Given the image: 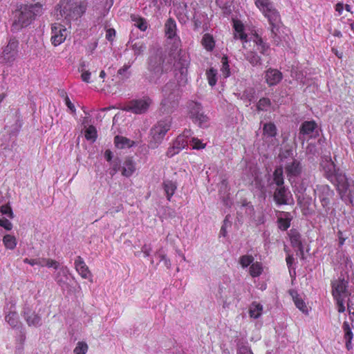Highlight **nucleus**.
<instances>
[{"instance_id": "nucleus-1", "label": "nucleus", "mask_w": 354, "mask_h": 354, "mask_svg": "<svg viewBox=\"0 0 354 354\" xmlns=\"http://www.w3.org/2000/svg\"><path fill=\"white\" fill-rule=\"evenodd\" d=\"M86 10V4L82 0H62L57 6V15L66 22L77 20Z\"/></svg>"}, {"instance_id": "nucleus-2", "label": "nucleus", "mask_w": 354, "mask_h": 354, "mask_svg": "<svg viewBox=\"0 0 354 354\" xmlns=\"http://www.w3.org/2000/svg\"><path fill=\"white\" fill-rule=\"evenodd\" d=\"M164 98L160 104V111L162 114H170L178 104L180 92L179 86L175 81L167 82L162 88Z\"/></svg>"}, {"instance_id": "nucleus-3", "label": "nucleus", "mask_w": 354, "mask_h": 354, "mask_svg": "<svg viewBox=\"0 0 354 354\" xmlns=\"http://www.w3.org/2000/svg\"><path fill=\"white\" fill-rule=\"evenodd\" d=\"M165 55L162 51H157L148 59L147 73L145 78L149 83L157 84L162 75L164 69Z\"/></svg>"}, {"instance_id": "nucleus-4", "label": "nucleus", "mask_w": 354, "mask_h": 354, "mask_svg": "<svg viewBox=\"0 0 354 354\" xmlns=\"http://www.w3.org/2000/svg\"><path fill=\"white\" fill-rule=\"evenodd\" d=\"M42 10V5L40 3L21 6L15 15L13 26H19L21 28L28 26L36 16L41 15Z\"/></svg>"}, {"instance_id": "nucleus-5", "label": "nucleus", "mask_w": 354, "mask_h": 354, "mask_svg": "<svg viewBox=\"0 0 354 354\" xmlns=\"http://www.w3.org/2000/svg\"><path fill=\"white\" fill-rule=\"evenodd\" d=\"M333 184L335 185L342 200L353 203L354 187L344 174H337Z\"/></svg>"}, {"instance_id": "nucleus-6", "label": "nucleus", "mask_w": 354, "mask_h": 354, "mask_svg": "<svg viewBox=\"0 0 354 354\" xmlns=\"http://www.w3.org/2000/svg\"><path fill=\"white\" fill-rule=\"evenodd\" d=\"M171 121L170 118H167L159 121L151 129V145L152 147H156L162 141L165 134L170 129Z\"/></svg>"}, {"instance_id": "nucleus-7", "label": "nucleus", "mask_w": 354, "mask_h": 354, "mask_svg": "<svg viewBox=\"0 0 354 354\" xmlns=\"http://www.w3.org/2000/svg\"><path fill=\"white\" fill-rule=\"evenodd\" d=\"M176 23L172 18H169L165 24V32L167 39L169 40V43L171 44V50L175 53L177 51L179 53L181 46V41L176 35Z\"/></svg>"}, {"instance_id": "nucleus-8", "label": "nucleus", "mask_w": 354, "mask_h": 354, "mask_svg": "<svg viewBox=\"0 0 354 354\" xmlns=\"http://www.w3.org/2000/svg\"><path fill=\"white\" fill-rule=\"evenodd\" d=\"M319 165L324 176L332 183H335L337 174H342L339 169L336 168L330 156H322Z\"/></svg>"}, {"instance_id": "nucleus-9", "label": "nucleus", "mask_w": 354, "mask_h": 354, "mask_svg": "<svg viewBox=\"0 0 354 354\" xmlns=\"http://www.w3.org/2000/svg\"><path fill=\"white\" fill-rule=\"evenodd\" d=\"M189 115L192 121L200 127L206 126L208 117L204 114L201 103L192 101L189 103Z\"/></svg>"}, {"instance_id": "nucleus-10", "label": "nucleus", "mask_w": 354, "mask_h": 354, "mask_svg": "<svg viewBox=\"0 0 354 354\" xmlns=\"http://www.w3.org/2000/svg\"><path fill=\"white\" fill-rule=\"evenodd\" d=\"M348 285V276L341 274L337 279L332 282V294L334 297H346L349 291L347 288Z\"/></svg>"}, {"instance_id": "nucleus-11", "label": "nucleus", "mask_w": 354, "mask_h": 354, "mask_svg": "<svg viewBox=\"0 0 354 354\" xmlns=\"http://www.w3.org/2000/svg\"><path fill=\"white\" fill-rule=\"evenodd\" d=\"M151 104V100L149 97H144L143 98L130 101L124 110L136 114H142L148 110Z\"/></svg>"}, {"instance_id": "nucleus-12", "label": "nucleus", "mask_w": 354, "mask_h": 354, "mask_svg": "<svg viewBox=\"0 0 354 354\" xmlns=\"http://www.w3.org/2000/svg\"><path fill=\"white\" fill-rule=\"evenodd\" d=\"M19 41L15 38H10L8 44L3 48L1 57L6 63L11 64L18 55Z\"/></svg>"}, {"instance_id": "nucleus-13", "label": "nucleus", "mask_w": 354, "mask_h": 354, "mask_svg": "<svg viewBox=\"0 0 354 354\" xmlns=\"http://www.w3.org/2000/svg\"><path fill=\"white\" fill-rule=\"evenodd\" d=\"M315 192L322 203L323 208L326 210L329 209L330 199L334 195L333 190L327 185H321L317 186Z\"/></svg>"}, {"instance_id": "nucleus-14", "label": "nucleus", "mask_w": 354, "mask_h": 354, "mask_svg": "<svg viewBox=\"0 0 354 354\" xmlns=\"http://www.w3.org/2000/svg\"><path fill=\"white\" fill-rule=\"evenodd\" d=\"M67 30L60 24H55L51 27V42L55 46L63 43L67 37Z\"/></svg>"}, {"instance_id": "nucleus-15", "label": "nucleus", "mask_w": 354, "mask_h": 354, "mask_svg": "<svg viewBox=\"0 0 354 354\" xmlns=\"http://www.w3.org/2000/svg\"><path fill=\"white\" fill-rule=\"evenodd\" d=\"M317 128V124L313 120L304 122L299 128V139L304 142L306 139L313 138Z\"/></svg>"}, {"instance_id": "nucleus-16", "label": "nucleus", "mask_w": 354, "mask_h": 354, "mask_svg": "<svg viewBox=\"0 0 354 354\" xmlns=\"http://www.w3.org/2000/svg\"><path fill=\"white\" fill-rule=\"evenodd\" d=\"M21 315L28 326L38 327L41 325V316L28 306L24 308Z\"/></svg>"}, {"instance_id": "nucleus-17", "label": "nucleus", "mask_w": 354, "mask_h": 354, "mask_svg": "<svg viewBox=\"0 0 354 354\" xmlns=\"http://www.w3.org/2000/svg\"><path fill=\"white\" fill-rule=\"evenodd\" d=\"M74 264L76 271L83 279H88L91 282L93 281L92 274L80 256L76 257Z\"/></svg>"}, {"instance_id": "nucleus-18", "label": "nucleus", "mask_w": 354, "mask_h": 354, "mask_svg": "<svg viewBox=\"0 0 354 354\" xmlns=\"http://www.w3.org/2000/svg\"><path fill=\"white\" fill-rule=\"evenodd\" d=\"M58 271L55 274V280L62 288L68 286V275L70 274L69 269L66 266L59 267Z\"/></svg>"}, {"instance_id": "nucleus-19", "label": "nucleus", "mask_w": 354, "mask_h": 354, "mask_svg": "<svg viewBox=\"0 0 354 354\" xmlns=\"http://www.w3.org/2000/svg\"><path fill=\"white\" fill-rule=\"evenodd\" d=\"M285 170L288 177H297L299 176L302 171V167L299 160L292 159L290 162H288L285 166Z\"/></svg>"}, {"instance_id": "nucleus-20", "label": "nucleus", "mask_w": 354, "mask_h": 354, "mask_svg": "<svg viewBox=\"0 0 354 354\" xmlns=\"http://www.w3.org/2000/svg\"><path fill=\"white\" fill-rule=\"evenodd\" d=\"M282 77V73L274 68H269L265 74L266 82L270 86L277 85L281 82Z\"/></svg>"}, {"instance_id": "nucleus-21", "label": "nucleus", "mask_w": 354, "mask_h": 354, "mask_svg": "<svg viewBox=\"0 0 354 354\" xmlns=\"http://www.w3.org/2000/svg\"><path fill=\"white\" fill-rule=\"evenodd\" d=\"M288 189L284 186L278 187L274 193V201L277 205L288 204Z\"/></svg>"}, {"instance_id": "nucleus-22", "label": "nucleus", "mask_w": 354, "mask_h": 354, "mask_svg": "<svg viewBox=\"0 0 354 354\" xmlns=\"http://www.w3.org/2000/svg\"><path fill=\"white\" fill-rule=\"evenodd\" d=\"M291 245L293 248H297L298 251L301 253H303V244L301 242V236L300 233L295 229H292L290 230L288 233Z\"/></svg>"}, {"instance_id": "nucleus-23", "label": "nucleus", "mask_w": 354, "mask_h": 354, "mask_svg": "<svg viewBox=\"0 0 354 354\" xmlns=\"http://www.w3.org/2000/svg\"><path fill=\"white\" fill-rule=\"evenodd\" d=\"M282 22L272 24L270 25V37L272 39L273 43L278 46L281 41L280 29L282 27Z\"/></svg>"}, {"instance_id": "nucleus-24", "label": "nucleus", "mask_w": 354, "mask_h": 354, "mask_svg": "<svg viewBox=\"0 0 354 354\" xmlns=\"http://www.w3.org/2000/svg\"><path fill=\"white\" fill-rule=\"evenodd\" d=\"M253 41L257 46V50H259L261 54L263 55H269L270 46L263 40L261 37L258 34H255L254 35Z\"/></svg>"}, {"instance_id": "nucleus-25", "label": "nucleus", "mask_w": 354, "mask_h": 354, "mask_svg": "<svg viewBox=\"0 0 354 354\" xmlns=\"http://www.w3.org/2000/svg\"><path fill=\"white\" fill-rule=\"evenodd\" d=\"M136 170L135 164L131 158L128 157L125 159L122 167V174L124 176L129 177Z\"/></svg>"}, {"instance_id": "nucleus-26", "label": "nucleus", "mask_w": 354, "mask_h": 354, "mask_svg": "<svg viewBox=\"0 0 354 354\" xmlns=\"http://www.w3.org/2000/svg\"><path fill=\"white\" fill-rule=\"evenodd\" d=\"M263 14L268 19L269 25L281 22L279 12L274 6L272 8L268 10L266 12H263Z\"/></svg>"}, {"instance_id": "nucleus-27", "label": "nucleus", "mask_w": 354, "mask_h": 354, "mask_svg": "<svg viewBox=\"0 0 354 354\" xmlns=\"http://www.w3.org/2000/svg\"><path fill=\"white\" fill-rule=\"evenodd\" d=\"M129 44H131V48L133 50L136 56L142 54L146 49L145 44L139 39H135L129 41Z\"/></svg>"}, {"instance_id": "nucleus-28", "label": "nucleus", "mask_w": 354, "mask_h": 354, "mask_svg": "<svg viewBox=\"0 0 354 354\" xmlns=\"http://www.w3.org/2000/svg\"><path fill=\"white\" fill-rule=\"evenodd\" d=\"M290 295H292V299L297 308H299L303 313L308 314V307L306 306L304 300L297 294V292L295 291H291Z\"/></svg>"}, {"instance_id": "nucleus-29", "label": "nucleus", "mask_w": 354, "mask_h": 354, "mask_svg": "<svg viewBox=\"0 0 354 354\" xmlns=\"http://www.w3.org/2000/svg\"><path fill=\"white\" fill-rule=\"evenodd\" d=\"M162 188L165 192L166 196L169 201H170L171 197L175 193L177 186L176 184L171 180H164L162 183Z\"/></svg>"}, {"instance_id": "nucleus-30", "label": "nucleus", "mask_w": 354, "mask_h": 354, "mask_svg": "<svg viewBox=\"0 0 354 354\" xmlns=\"http://www.w3.org/2000/svg\"><path fill=\"white\" fill-rule=\"evenodd\" d=\"M6 321L12 328H18L21 325L19 319L18 314L16 312H10L6 315Z\"/></svg>"}, {"instance_id": "nucleus-31", "label": "nucleus", "mask_w": 354, "mask_h": 354, "mask_svg": "<svg viewBox=\"0 0 354 354\" xmlns=\"http://www.w3.org/2000/svg\"><path fill=\"white\" fill-rule=\"evenodd\" d=\"M244 56L245 59L253 66L261 64V58L255 51H248Z\"/></svg>"}, {"instance_id": "nucleus-32", "label": "nucleus", "mask_w": 354, "mask_h": 354, "mask_svg": "<svg viewBox=\"0 0 354 354\" xmlns=\"http://www.w3.org/2000/svg\"><path fill=\"white\" fill-rule=\"evenodd\" d=\"M114 142L116 147L119 149L129 148L132 146L133 141L120 136H116L114 138Z\"/></svg>"}, {"instance_id": "nucleus-33", "label": "nucleus", "mask_w": 354, "mask_h": 354, "mask_svg": "<svg viewBox=\"0 0 354 354\" xmlns=\"http://www.w3.org/2000/svg\"><path fill=\"white\" fill-rule=\"evenodd\" d=\"M263 306L257 302H252L250 306L249 314L251 317L257 319L259 317L262 313Z\"/></svg>"}, {"instance_id": "nucleus-34", "label": "nucleus", "mask_w": 354, "mask_h": 354, "mask_svg": "<svg viewBox=\"0 0 354 354\" xmlns=\"http://www.w3.org/2000/svg\"><path fill=\"white\" fill-rule=\"evenodd\" d=\"M283 168L278 167L273 173V181L277 187L283 186L284 179L283 176Z\"/></svg>"}, {"instance_id": "nucleus-35", "label": "nucleus", "mask_w": 354, "mask_h": 354, "mask_svg": "<svg viewBox=\"0 0 354 354\" xmlns=\"http://www.w3.org/2000/svg\"><path fill=\"white\" fill-rule=\"evenodd\" d=\"M254 3L263 13L274 6L270 0H255Z\"/></svg>"}, {"instance_id": "nucleus-36", "label": "nucleus", "mask_w": 354, "mask_h": 354, "mask_svg": "<svg viewBox=\"0 0 354 354\" xmlns=\"http://www.w3.org/2000/svg\"><path fill=\"white\" fill-rule=\"evenodd\" d=\"M346 297V302L348 311L351 315L354 317V290H350Z\"/></svg>"}, {"instance_id": "nucleus-37", "label": "nucleus", "mask_w": 354, "mask_h": 354, "mask_svg": "<svg viewBox=\"0 0 354 354\" xmlns=\"http://www.w3.org/2000/svg\"><path fill=\"white\" fill-rule=\"evenodd\" d=\"M263 133L269 137H274L277 135V127L274 123H266L263 125Z\"/></svg>"}, {"instance_id": "nucleus-38", "label": "nucleus", "mask_w": 354, "mask_h": 354, "mask_svg": "<svg viewBox=\"0 0 354 354\" xmlns=\"http://www.w3.org/2000/svg\"><path fill=\"white\" fill-rule=\"evenodd\" d=\"M202 44L204 46L205 48L207 50H212L214 47V40L209 34H205L203 39Z\"/></svg>"}, {"instance_id": "nucleus-39", "label": "nucleus", "mask_w": 354, "mask_h": 354, "mask_svg": "<svg viewBox=\"0 0 354 354\" xmlns=\"http://www.w3.org/2000/svg\"><path fill=\"white\" fill-rule=\"evenodd\" d=\"M130 67V64H124L118 71V76L121 80L124 81L130 77L131 74V72L129 71Z\"/></svg>"}, {"instance_id": "nucleus-40", "label": "nucleus", "mask_w": 354, "mask_h": 354, "mask_svg": "<svg viewBox=\"0 0 354 354\" xmlns=\"http://www.w3.org/2000/svg\"><path fill=\"white\" fill-rule=\"evenodd\" d=\"M270 105L271 101L269 98L262 97L259 100L257 104V109L258 111H266Z\"/></svg>"}, {"instance_id": "nucleus-41", "label": "nucleus", "mask_w": 354, "mask_h": 354, "mask_svg": "<svg viewBox=\"0 0 354 354\" xmlns=\"http://www.w3.org/2000/svg\"><path fill=\"white\" fill-rule=\"evenodd\" d=\"M3 241L8 249L13 250L16 247L17 242L14 236L6 234L3 236Z\"/></svg>"}, {"instance_id": "nucleus-42", "label": "nucleus", "mask_w": 354, "mask_h": 354, "mask_svg": "<svg viewBox=\"0 0 354 354\" xmlns=\"http://www.w3.org/2000/svg\"><path fill=\"white\" fill-rule=\"evenodd\" d=\"M85 67H86L85 62H82L80 64L78 71L82 73V75H81L82 80L86 83H89L91 73L88 71H86L85 69Z\"/></svg>"}, {"instance_id": "nucleus-43", "label": "nucleus", "mask_w": 354, "mask_h": 354, "mask_svg": "<svg viewBox=\"0 0 354 354\" xmlns=\"http://www.w3.org/2000/svg\"><path fill=\"white\" fill-rule=\"evenodd\" d=\"M255 95V90L254 88L249 87L243 92L241 99L248 101L249 103L253 100Z\"/></svg>"}, {"instance_id": "nucleus-44", "label": "nucleus", "mask_w": 354, "mask_h": 354, "mask_svg": "<svg viewBox=\"0 0 354 354\" xmlns=\"http://www.w3.org/2000/svg\"><path fill=\"white\" fill-rule=\"evenodd\" d=\"M217 71L214 69L213 68H209L206 72L207 78L208 80V83L210 86H213L216 84L217 78Z\"/></svg>"}, {"instance_id": "nucleus-45", "label": "nucleus", "mask_w": 354, "mask_h": 354, "mask_svg": "<svg viewBox=\"0 0 354 354\" xmlns=\"http://www.w3.org/2000/svg\"><path fill=\"white\" fill-rule=\"evenodd\" d=\"M85 138L87 140L94 142L97 138V131L95 127L89 126L85 131Z\"/></svg>"}, {"instance_id": "nucleus-46", "label": "nucleus", "mask_w": 354, "mask_h": 354, "mask_svg": "<svg viewBox=\"0 0 354 354\" xmlns=\"http://www.w3.org/2000/svg\"><path fill=\"white\" fill-rule=\"evenodd\" d=\"M173 144L175 145V147L177 148V149L180 151L187 146L188 140L184 138L183 136H178Z\"/></svg>"}, {"instance_id": "nucleus-47", "label": "nucleus", "mask_w": 354, "mask_h": 354, "mask_svg": "<svg viewBox=\"0 0 354 354\" xmlns=\"http://www.w3.org/2000/svg\"><path fill=\"white\" fill-rule=\"evenodd\" d=\"M342 328L344 332V338L345 340H352L353 337V333L347 322H344L342 326Z\"/></svg>"}, {"instance_id": "nucleus-48", "label": "nucleus", "mask_w": 354, "mask_h": 354, "mask_svg": "<svg viewBox=\"0 0 354 354\" xmlns=\"http://www.w3.org/2000/svg\"><path fill=\"white\" fill-rule=\"evenodd\" d=\"M262 268L259 263H252L250 267V273L252 277H257L261 274Z\"/></svg>"}, {"instance_id": "nucleus-49", "label": "nucleus", "mask_w": 354, "mask_h": 354, "mask_svg": "<svg viewBox=\"0 0 354 354\" xmlns=\"http://www.w3.org/2000/svg\"><path fill=\"white\" fill-rule=\"evenodd\" d=\"M88 350V345L83 342H79L73 352L75 354H85Z\"/></svg>"}, {"instance_id": "nucleus-50", "label": "nucleus", "mask_w": 354, "mask_h": 354, "mask_svg": "<svg viewBox=\"0 0 354 354\" xmlns=\"http://www.w3.org/2000/svg\"><path fill=\"white\" fill-rule=\"evenodd\" d=\"M0 212L2 214L7 216L10 218H14L12 209L9 204L3 205L0 207Z\"/></svg>"}, {"instance_id": "nucleus-51", "label": "nucleus", "mask_w": 354, "mask_h": 354, "mask_svg": "<svg viewBox=\"0 0 354 354\" xmlns=\"http://www.w3.org/2000/svg\"><path fill=\"white\" fill-rule=\"evenodd\" d=\"M222 68L221 71L223 73V75L227 77L230 76V66L228 64V61L227 57H223L222 58Z\"/></svg>"}, {"instance_id": "nucleus-52", "label": "nucleus", "mask_w": 354, "mask_h": 354, "mask_svg": "<svg viewBox=\"0 0 354 354\" xmlns=\"http://www.w3.org/2000/svg\"><path fill=\"white\" fill-rule=\"evenodd\" d=\"M41 262L44 264V266H47L48 268L53 267L56 270H57L59 266L58 261L50 259H41Z\"/></svg>"}, {"instance_id": "nucleus-53", "label": "nucleus", "mask_w": 354, "mask_h": 354, "mask_svg": "<svg viewBox=\"0 0 354 354\" xmlns=\"http://www.w3.org/2000/svg\"><path fill=\"white\" fill-rule=\"evenodd\" d=\"M334 298L336 300L337 311L339 313H344L346 310V307L344 305L346 303V301H345L346 297H334Z\"/></svg>"}, {"instance_id": "nucleus-54", "label": "nucleus", "mask_w": 354, "mask_h": 354, "mask_svg": "<svg viewBox=\"0 0 354 354\" xmlns=\"http://www.w3.org/2000/svg\"><path fill=\"white\" fill-rule=\"evenodd\" d=\"M253 260L252 256L243 255L240 258V263L243 268H246L252 263Z\"/></svg>"}, {"instance_id": "nucleus-55", "label": "nucleus", "mask_w": 354, "mask_h": 354, "mask_svg": "<svg viewBox=\"0 0 354 354\" xmlns=\"http://www.w3.org/2000/svg\"><path fill=\"white\" fill-rule=\"evenodd\" d=\"M279 227L281 230H286L290 225V221L288 218H279L278 219Z\"/></svg>"}, {"instance_id": "nucleus-56", "label": "nucleus", "mask_w": 354, "mask_h": 354, "mask_svg": "<svg viewBox=\"0 0 354 354\" xmlns=\"http://www.w3.org/2000/svg\"><path fill=\"white\" fill-rule=\"evenodd\" d=\"M237 354H253V353L248 346L243 344H238Z\"/></svg>"}, {"instance_id": "nucleus-57", "label": "nucleus", "mask_w": 354, "mask_h": 354, "mask_svg": "<svg viewBox=\"0 0 354 354\" xmlns=\"http://www.w3.org/2000/svg\"><path fill=\"white\" fill-rule=\"evenodd\" d=\"M133 20L136 22V26L141 30L144 31L147 29V22L142 18H134Z\"/></svg>"}, {"instance_id": "nucleus-58", "label": "nucleus", "mask_w": 354, "mask_h": 354, "mask_svg": "<svg viewBox=\"0 0 354 354\" xmlns=\"http://www.w3.org/2000/svg\"><path fill=\"white\" fill-rule=\"evenodd\" d=\"M0 226L6 230H11L12 228V223L6 218H0Z\"/></svg>"}, {"instance_id": "nucleus-59", "label": "nucleus", "mask_w": 354, "mask_h": 354, "mask_svg": "<svg viewBox=\"0 0 354 354\" xmlns=\"http://www.w3.org/2000/svg\"><path fill=\"white\" fill-rule=\"evenodd\" d=\"M191 142H192V149H201L205 147V144L202 143L198 138H193Z\"/></svg>"}, {"instance_id": "nucleus-60", "label": "nucleus", "mask_w": 354, "mask_h": 354, "mask_svg": "<svg viewBox=\"0 0 354 354\" xmlns=\"http://www.w3.org/2000/svg\"><path fill=\"white\" fill-rule=\"evenodd\" d=\"M24 262L26 263H28L31 266H35V265H38V266H44V264L41 262V259H28V258H26L24 259Z\"/></svg>"}, {"instance_id": "nucleus-61", "label": "nucleus", "mask_w": 354, "mask_h": 354, "mask_svg": "<svg viewBox=\"0 0 354 354\" xmlns=\"http://www.w3.org/2000/svg\"><path fill=\"white\" fill-rule=\"evenodd\" d=\"M112 171L113 173L111 172V175H114L115 173H117L118 171L122 169V167L120 165V161L118 159L115 160L112 163Z\"/></svg>"}, {"instance_id": "nucleus-62", "label": "nucleus", "mask_w": 354, "mask_h": 354, "mask_svg": "<svg viewBox=\"0 0 354 354\" xmlns=\"http://www.w3.org/2000/svg\"><path fill=\"white\" fill-rule=\"evenodd\" d=\"M180 151L179 149H177V148L175 147V145L173 144V146L171 147H169L167 151V156L168 157H172L174 155L178 153Z\"/></svg>"}, {"instance_id": "nucleus-63", "label": "nucleus", "mask_w": 354, "mask_h": 354, "mask_svg": "<svg viewBox=\"0 0 354 354\" xmlns=\"http://www.w3.org/2000/svg\"><path fill=\"white\" fill-rule=\"evenodd\" d=\"M241 206L243 207H245L246 206H249V213L251 214L254 212V207L250 202H248L247 200L243 199L241 202Z\"/></svg>"}, {"instance_id": "nucleus-64", "label": "nucleus", "mask_w": 354, "mask_h": 354, "mask_svg": "<svg viewBox=\"0 0 354 354\" xmlns=\"http://www.w3.org/2000/svg\"><path fill=\"white\" fill-rule=\"evenodd\" d=\"M115 35V30L113 28H109L106 32V38L109 41H112Z\"/></svg>"}]
</instances>
